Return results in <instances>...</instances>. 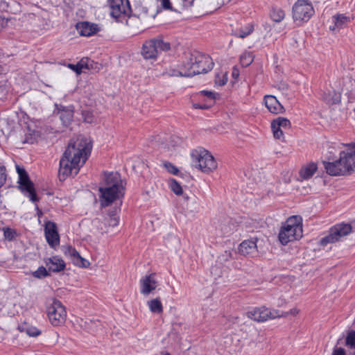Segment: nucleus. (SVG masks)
Wrapping results in <instances>:
<instances>
[{
  "label": "nucleus",
  "instance_id": "f257e3e1",
  "mask_svg": "<svg viewBox=\"0 0 355 355\" xmlns=\"http://www.w3.org/2000/svg\"><path fill=\"white\" fill-rule=\"evenodd\" d=\"M211 58L199 51H193L185 57L177 69L171 70L172 76L191 77L196 74L206 73L214 67Z\"/></svg>",
  "mask_w": 355,
  "mask_h": 355
},
{
  "label": "nucleus",
  "instance_id": "f03ea898",
  "mask_svg": "<svg viewBox=\"0 0 355 355\" xmlns=\"http://www.w3.org/2000/svg\"><path fill=\"white\" fill-rule=\"evenodd\" d=\"M105 187H100L101 205L107 207L124 194V186L118 172L104 173Z\"/></svg>",
  "mask_w": 355,
  "mask_h": 355
},
{
  "label": "nucleus",
  "instance_id": "7ed1b4c3",
  "mask_svg": "<svg viewBox=\"0 0 355 355\" xmlns=\"http://www.w3.org/2000/svg\"><path fill=\"white\" fill-rule=\"evenodd\" d=\"M302 219L300 216L289 217L279 233V240L283 245L300 239L302 236Z\"/></svg>",
  "mask_w": 355,
  "mask_h": 355
},
{
  "label": "nucleus",
  "instance_id": "20e7f679",
  "mask_svg": "<svg viewBox=\"0 0 355 355\" xmlns=\"http://www.w3.org/2000/svg\"><path fill=\"white\" fill-rule=\"evenodd\" d=\"M327 173L331 176L345 175L355 168V157H329L323 162Z\"/></svg>",
  "mask_w": 355,
  "mask_h": 355
},
{
  "label": "nucleus",
  "instance_id": "39448f33",
  "mask_svg": "<svg viewBox=\"0 0 355 355\" xmlns=\"http://www.w3.org/2000/svg\"><path fill=\"white\" fill-rule=\"evenodd\" d=\"M92 148V140L80 135L69 140L63 155H90Z\"/></svg>",
  "mask_w": 355,
  "mask_h": 355
},
{
  "label": "nucleus",
  "instance_id": "423d86ee",
  "mask_svg": "<svg viewBox=\"0 0 355 355\" xmlns=\"http://www.w3.org/2000/svg\"><path fill=\"white\" fill-rule=\"evenodd\" d=\"M314 13L313 6L308 0H297L292 8L293 21L298 26L307 22Z\"/></svg>",
  "mask_w": 355,
  "mask_h": 355
},
{
  "label": "nucleus",
  "instance_id": "0eeeda50",
  "mask_svg": "<svg viewBox=\"0 0 355 355\" xmlns=\"http://www.w3.org/2000/svg\"><path fill=\"white\" fill-rule=\"evenodd\" d=\"M171 45L162 37H155L146 41L142 46L141 55L146 60H156L159 51H167Z\"/></svg>",
  "mask_w": 355,
  "mask_h": 355
},
{
  "label": "nucleus",
  "instance_id": "6e6552de",
  "mask_svg": "<svg viewBox=\"0 0 355 355\" xmlns=\"http://www.w3.org/2000/svg\"><path fill=\"white\" fill-rule=\"evenodd\" d=\"M87 157H62L60 160V178L76 175L80 168L85 163Z\"/></svg>",
  "mask_w": 355,
  "mask_h": 355
},
{
  "label": "nucleus",
  "instance_id": "1a4fd4ad",
  "mask_svg": "<svg viewBox=\"0 0 355 355\" xmlns=\"http://www.w3.org/2000/svg\"><path fill=\"white\" fill-rule=\"evenodd\" d=\"M46 311L49 321L53 325L58 326L65 321L67 312L59 300L54 298L49 299L47 301Z\"/></svg>",
  "mask_w": 355,
  "mask_h": 355
},
{
  "label": "nucleus",
  "instance_id": "9d476101",
  "mask_svg": "<svg viewBox=\"0 0 355 355\" xmlns=\"http://www.w3.org/2000/svg\"><path fill=\"white\" fill-rule=\"evenodd\" d=\"M351 232L352 226L349 224L340 223L330 228L328 234L320 240V245L326 246L329 243L339 241Z\"/></svg>",
  "mask_w": 355,
  "mask_h": 355
},
{
  "label": "nucleus",
  "instance_id": "9b49d317",
  "mask_svg": "<svg viewBox=\"0 0 355 355\" xmlns=\"http://www.w3.org/2000/svg\"><path fill=\"white\" fill-rule=\"evenodd\" d=\"M19 175L18 183L19 189L24 196L28 197L33 202L38 201L33 183L31 181L26 171L24 168L17 166Z\"/></svg>",
  "mask_w": 355,
  "mask_h": 355
},
{
  "label": "nucleus",
  "instance_id": "f8f14e48",
  "mask_svg": "<svg viewBox=\"0 0 355 355\" xmlns=\"http://www.w3.org/2000/svg\"><path fill=\"white\" fill-rule=\"evenodd\" d=\"M111 16L117 21L129 15L131 12L128 0H108Z\"/></svg>",
  "mask_w": 355,
  "mask_h": 355
},
{
  "label": "nucleus",
  "instance_id": "ddd939ff",
  "mask_svg": "<svg viewBox=\"0 0 355 355\" xmlns=\"http://www.w3.org/2000/svg\"><path fill=\"white\" fill-rule=\"evenodd\" d=\"M288 313L284 315L280 314L278 311H270L263 306L260 308H254L247 313L248 317L257 322H264L269 319H274L281 316H286Z\"/></svg>",
  "mask_w": 355,
  "mask_h": 355
},
{
  "label": "nucleus",
  "instance_id": "4468645a",
  "mask_svg": "<svg viewBox=\"0 0 355 355\" xmlns=\"http://www.w3.org/2000/svg\"><path fill=\"white\" fill-rule=\"evenodd\" d=\"M191 164L204 173H209L217 167L214 157H192Z\"/></svg>",
  "mask_w": 355,
  "mask_h": 355
},
{
  "label": "nucleus",
  "instance_id": "2eb2a0df",
  "mask_svg": "<svg viewBox=\"0 0 355 355\" xmlns=\"http://www.w3.org/2000/svg\"><path fill=\"white\" fill-rule=\"evenodd\" d=\"M194 98L201 101L193 104V107L196 109H208L215 103L214 93L207 90L199 92Z\"/></svg>",
  "mask_w": 355,
  "mask_h": 355
},
{
  "label": "nucleus",
  "instance_id": "dca6fc26",
  "mask_svg": "<svg viewBox=\"0 0 355 355\" xmlns=\"http://www.w3.org/2000/svg\"><path fill=\"white\" fill-rule=\"evenodd\" d=\"M354 19L353 16L346 15L345 14L337 13L331 17V25L329 26V30L333 32L339 31L348 26Z\"/></svg>",
  "mask_w": 355,
  "mask_h": 355
},
{
  "label": "nucleus",
  "instance_id": "f3484780",
  "mask_svg": "<svg viewBox=\"0 0 355 355\" xmlns=\"http://www.w3.org/2000/svg\"><path fill=\"white\" fill-rule=\"evenodd\" d=\"M45 237L49 245L52 248H55L59 245L60 236L57 231L55 223L51 221H47L44 227Z\"/></svg>",
  "mask_w": 355,
  "mask_h": 355
},
{
  "label": "nucleus",
  "instance_id": "a211bd4d",
  "mask_svg": "<svg viewBox=\"0 0 355 355\" xmlns=\"http://www.w3.org/2000/svg\"><path fill=\"white\" fill-rule=\"evenodd\" d=\"M140 293L144 295H148L157 286V282L154 273L143 277L140 281Z\"/></svg>",
  "mask_w": 355,
  "mask_h": 355
},
{
  "label": "nucleus",
  "instance_id": "6ab92c4d",
  "mask_svg": "<svg viewBox=\"0 0 355 355\" xmlns=\"http://www.w3.org/2000/svg\"><path fill=\"white\" fill-rule=\"evenodd\" d=\"M263 103L268 110L273 114H282L285 110L283 105L273 95H266L263 98Z\"/></svg>",
  "mask_w": 355,
  "mask_h": 355
},
{
  "label": "nucleus",
  "instance_id": "aec40b11",
  "mask_svg": "<svg viewBox=\"0 0 355 355\" xmlns=\"http://www.w3.org/2000/svg\"><path fill=\"white\" fill-rule=\"evenodd\" d=\"M64 253L66 256L71 258L72 262L75 265L79 267L87 268L89 266V262L87 259L83 258L78 251L71 246L65 248Z\"/></svg>",
  "mask_w": 355,
  "mask_h": 355
},
{
  "label": "nucleus",
  "instance_id": "412c9836",
  "mask_svg": "<svg viewBox=\"0 0 355 355\" xmlns=\"http://www.w3.org/2000/svg\"><path fill=\"white\" fill-rule=\"evenodd\" d=\"M239 252L243 255L254 256L257 254V239L243 241L239 247Z\"/></svg>",
  "mask_w": 355,
  "mask_h": 355
},
{
  "label": "nucleus",
  "instance_id": "4be33fe9",
  "mask_svg": "<svg viewBox=\"0 0 355 355\" xmlns=\"http://www.w3.org/2000/svg\"><path fill=\"white\" fill-rule=\"evenodd\" d=\"M78 33L81 36L89 37L98 31L97 25L88 21L79 22L76 26Z\"/></svg>",
  "mask_w": 355,
  "mask_h": 355
},
{
  "label": "nucleus",
  "instance_id": "5701e85b",
  "mask_svg": "<svg viewBox=\"0 0 355 355\" xmlns=\"http://www.w3.org/2000/svg\"><path fill=\"white\" fill-rule=\"evenodd\" d=\"M45 263L49 270L54 272L64 270L66 266L64 260L58 256L47 258L45 260Z\"/></svg>",
  "mask_w": 355,
  "mask_h": 355
},
{
  "label": "nucleus",
  "instance_id": "b1692460",
  "mask_svg": "<svg viewBox=\"0 0 355 355\" xmlns=\"http://www.w3.org/2000/svg\"><path fill=\"white\" fill-rule=\"evenodd\" d=\"M236 229V226L230 220L221 222L216 227V234L220 236H227L232 234Z\"/></svg>",
  "mask_w": 355,
  "mask_h": 355
},
{
  "label": "nucleus",
  "instance_id": "393cba45",
  "mask_svg": "<svg viewBox=\"0 0 355 355\" xmlns=\"http://www.w3.org/2000/svg\"><path fill=\"white\" fill-rule=\"evenodd\" d=\"M318 170V166L314 162L304 165L300 171V176L303 180L311 178Z\"/></svg>",
  "mask_w": 355,
  "mask_h": 355
},
{
  "label": "nucleus",
  "instance_id": "a878e982",
  "mask_svg": "<svg viewBox=\"0 0 355 355\" xmlns=\"http://www.w3.org/2000/svg\"><path fill=\"white\" fill-rule=\"evenodd\" d=\"M183 143V139L176 135H172L170 137L168 141H166L162 144V148L172 150L175 149L176 147L180 146Z\"/></svg>",
  "mask_w": 355,
  "mask_h": 355
},
{
  "label": "nucleus",
  "instance_id": "bb28decb",
  "mask_svg": "<svg viewBox=\"0 0 355 355\" xmlns=\"http://www.w3.org/2000/svg\"><path fill=\"white\" fill-rule=\"evenodd\" d=\"M254 29V26L252 23L248 24L245 26L236 29L233 32V35L239 38H245L250 35Z\"/></svg>",
  "mask_w": 355,
  "mask_h": 355
},
{
  "label": "nucleus",
  "instance_id": "cd10ccee",
  "mask_svg": "<svg viewBox=\"0 0 355 355\" xmlns=\"http://www.w3.org/2000/svg\"><path fill=\"white\" fill-rule=\"evenodd\" d=\"M337 148L340 150L339 155H355V142L350 144L340 143L337 145Z\"/></svg>",
  "mask_w": 355,
  "mask_h": 355
},
{
  "label": "nucleus",
  "instance_id": "c85d7f7f",
  "mask_svg": "<svg viewBox=\"0 0 355 355\" xmlns=\"http://www.w3.org/2000/svg\"><path fill=\"white\" fill-rule=\"evenodd\" d=\"M322 101L329 105L338 104L340 102L341 95L340 93L333 91V92L324 93L322 98Z\"/></svg>",
  "mask_w": 355,
  "mask_h": 355
},
{
  "label": "nucleus",
  "instance_id": "c756f323",
  "mask_svg": "<svg viewBox=\"0 0 355 355\" xmlns=\"http://www.w3.org/2000/svg\"><path fill=\"white\" fill-rule=\"evenodd\" d=\"M40 137V133L39 131L35 130H31L30 127L27 128V131L25 133V138L24 143L34 144L37 142L38 139Z\"/></svg>",
  "mask_w": 355,
  "mask_h": 355
},
{
  "label": "nucleus",
  "instance_id": "7c9ffc66",
  "mask_svg": "<svg viewBox=\"0 0 355 355\" xmlns=\"http://www.w3.org/2000/svg\"><path fill=\"white\" fill-rule=\"evenodd\" d=\"M291 126V121L285 117L279 116L271 122V128L277 127L283 129H289Z\"/></svg>",
  "mask_w": 355,
  "mask_h": 355
},
{
  "label": "nucleus",
  "instance_id": "2f4dec72",
  "mask_svg": "<svg viewBox=\"0 0 355 355\" xmlns=\"http://www.w3.org/2000/svg\"><path fill=\"white\" fill-rule=\"evenodd\" d=\"M150 311L153 313H162L163 306L159 298H155L147 302Z\"/></svg>",
  "mask_w": 355,
  "mask_h": 355
},
{
  "label": "nucleus",
  "instance_id": "473e14b6",
  "mask_svg": "<svg viewBox=\"0 0 355 355\" xmlns=\"http://www.w3.org/2000/svg\"><path fill=\"white\" fill-rule=\"evenodd\" d=\"M73 112L69 109H62L60 112V119L65 126H68L73 120Z\"/></svg>",
  "mask_w": 355,
  "mask_h": 355
},
{
  "label": "nucleus",
  "instance_id": "72a5a7b5",
  "mask_svg": "<svg viewBox=\"0 0 355 355\" xmlns=\"http://www.w3.org/2000/svg\"><path fill=\"white\" fill-rule=\"evenodd\" d=\"M254 59L253 52L245 51L240 56V63L243 67L250 66Z\"/></svg>",
  "mask_w": 355,
  "mask_h": 355
},
{
  "label": "nucleus",
  "instance_id": "f704fd0d",
  "mask_svg": "<svg viewBox=\"0 0 355 355\" xmlns=\"http://www.w3.org/2000/svg\"><path fill=\"white\" fill-rule=\"evenodd\" d=\"M270 17L274 22L279 23L285 18V12L281 8H272L270 12Z\"/></svg>",
  "mask_w": 355,
  "mask_h": 355
},
{
  "label": "nucleus",
  "instance_id": "c9c22d12",
  "mask_svg": "<svg viewBox=\"0 0 355 355\" xmlns=\"http://www.w3.org/2000/svg\"><path fill=\"white\" fill-rule=\"evenodd\" d=\"M89 60L86 59L84 60L82 59L80 62H78L76 64H69V67L73 70L77 74H80L84 69H89Z\"/></svg>",
  "mask_w": 355,
  "mask_h": 355
},
{
  "label": "nucleus",
  "instance_id": "e433bc0d",
  "mask_svg": "<svg viewBox=\"0 0 355 355\" xmlns=\"http://www.w3.org/2000/svg\"><path fill=\"white\" fill-rule=\"evenodd\" d=\"M168 186L171 190L176 195L180 196L182 194V188L175 179H170L168 180Z\"/></svg>",
  "mask_w": 355,
  "mask_h": 355
},
{
  "label": "nucleus",
  "instance_id": "4c0bfd02",
  "mask_svg": "<svg viewBox=\"0 0 355 355\" xmlns=\"http://www.w3.org/2000/svg\"><path fill=\"white\" fill-rule=\"evenodd\" d=\"M85 325L87 328L88 331L91 332L97 331L98 328L102 326L101 323L98 320L93 321L89 320V321H85Z\"/></svg>",
  "mask_w": 355,
  "mask_h": 355
},
{
  "label": "nucleus",
  "instance_id": "58836bf2",
  "mask_svg": "<svg viewBox=\"0 0 355 355\" xmlns=\"http://www.w3.org/2000/svg\"><path fill=\"white\" fill-rule=\"evenodd\" d=\"M82 116L84 122L87 123H92L94 122V115L93 112L90 110H83L82 112Z\"/></svg>",
  "mask_w": 355,
  "mask_h": 355
},
{
  "label": "nucleus",
  "instance_id": "ea45409f",
  "mask_svg": "<svg viewBox=\"0 0 355 355\" xmlns=\"http://www.w3.org/2000/svg\"><path fill=\"white\" fill-rule=\"evenodd\" d=\"M33 275L36 278L41 279L47 277L49 275V272L46 268L40 266L33 272Z\"/></svg>",
  "mask_w": 355,
  "mask_h": 355
},
{
  "label": "nucleus",
  "instance_id": "a19ab883",
  "mask_svg": "<svg viewBox=\"0 0 355 355\" xmlns=\"http://www.w3.org/2000/svg\"><path fill=\"white\" fill-rule=\"evenodd\" d=\"M163 166L167 170V171L173 175H178L179 170L173 164L165 162L163 163Z\"/></svg>",
  "mask_w": 355,
  "mask_h": 355
},
{
  "label": "nucleus",
  "instance_id": "79ce46f5",
  "mask_svg": "<svg viewBox=\"0 0 355 355\" xmlns=\"http://www.w3.org/2000/svg\"><path fill=\"white\" fill-rule=\"evenodd\" d=\"M190 155L194 156V155H210V153L207 150H206L205 148H204L201 146H198L196 148H194L191 151Z\"/></svg>",
  "mask_w": 355,
  "mask_h": 355
},
{
  "label": "nucleus",
  "instance_id": "37998d69",
  "mask_svg": "<svg viewBox=\"0 0 355 355\" xmlns=\"http://www.w3.org/2000/svg\"><path fill=\"white\" fill-rule=\"evenodd\" d=\"M346 343L352 348H355V331L349 333L346 338Z\"/></svg>",
  "mask_w": 355,
  "mask_h": 355
},
{
  "label": "nucleus",
  "instance_id": "c03bdc74",
  "mask_svg": "<svg viewBox=\"0 0 355 355\" xmlns=\"http://www.w3.org/2000/svg\"><path fill=\"white\" fill-rule=\"evenodd\" d=\"M273 136L275 139L283 140L284 139V132L282 128L275 127V128H271Z\"/></svg>",
  "mask_w": 355,
  "mask_h": 355
},
{
  "label": "nucleus",
  "instance_id": "a18cd8bd",
  "mask_svg": "<svg viewBox=\"0 0 355 355\" xmlns=\"http://www.w3.org/2000/svg\"><path fill=\"white\" fill-rule=\"evenodd\" d=\"M26 333L30 336H37L40 331L36 327H28L26 328Z\"/></svg>",
  "mask_w": 355,
  "mask_h": 355
},
{
  "label": "nucleus",
  "instance_id": "49530a36",
  "mask_svg": "<svg viewBox=\"0 0 355 355\" xmlns=\"http://www.w3.org/2000/svg\"><path fill=\"white\" fill-rule=\"evenodd\" d=\"M6 179L5 168L0 166V187L4 184Z\"/></svg>",
  "mask_w": 355,
  "mask_h": 355
},
{
  "label": "nucleus",
  "instance_id": "de8ad7c7",
  "mask_svg": "<svg viewBox=\"0 0 355 355\" xmlns=\"http://www.w3.org/2000/svg\"><path fill=\"white\" fill-rule=\"evenodd\" d=\"M159 1L161 2V5L164 9L169 10H173L170 0H159Z\"/></svg>",
  "mask_w": 355,
  "mask_h": 355
},
{
  "label": "nucleus",
  "instance_id": "09e8293b",
  "mask_svg": "<svg viewBox=\"0 0 355 355\" xmlns=\"http://www.w3.org/2000/svg\"><path fill=\"white\" fill-rule=\"evenodd\" d=\"M3 234H4L5 237L10 240L12 239L14 236V233H13L12 230L9 228L4 229Z\"/></svg>",
  "mask_w": 355,
  "mask_h": 355
},
{
  "label": "nucleus",
  "instance_id": "8fccbe9b",
  "mask_svg": "<svg viewBox=\"0 0 355 355\" xmlns=\"http://www.w3.org/2000/svg\"><path fill=\"white\" fill-rule=\"evenodd\" d=\"M232 257V253L230 251H225L223 255H221L219 259L220 261H228Z\"/></svg>",
  "mask_w": 355,
  "mask_h": 355
},
{
  "label": "nucleus",
  "instance_id": "3c124183",
  "mask_svg": "<svg viewBox=\"0 0 355 355\" xmlns=\"http://www.w3.org/2000/svg\"><path fill=\"white\" fill-rule=\"evenodd\" d=\"M109 225L114 227L118 225L119 223V218L116 216L111 217L109 220Z\"/></svg>",
  "mask_w": 355,
  "mask_h": 355
},
{
  "label": "nucleus",
  "instance_id": "603ef678",
  "mask_svg": "<svg viewBox=\"0 0 355 355\" xmlns=\"http://www.w3.org/2000/svg\"><path fill=\"white\" fill-rule=\"evenodd\" d=\"M232 76L234 79H236L239 76V69L236 67H234L232 69Z\"/></svg>",
  "mask_w": 355,
  "mask_h": 355
},
{
  "label": "nucleus",
  "instance_id": "864d4df0",
  "mask_svg": "<svg viewBox=\"0 0 355 355\" xmlns=\"http://www.w3.org/2000/svg\"><path fill=\"white\" fill-rule=\"evenodd\" d=\"M333 355H345V352L343 349L339 347L334 351Z\"/></svg>",
  "mask_w": 355,
  "mask_h": 355
},
{
  "label": "nucleus",
  "instance_id": "5fc2aeb1",
  "mask_svg": "<svg viewBox=\"0 0 355 355\" xmlns=\"http://www.w3.org/2000/svg\"><path fill=\"white\" fill-rule=\"evenodd\" d=\"M227 81V76H223V79L221 80H218L216 79V84H217V85H218L220 86H223V85L226 84Z\"/></svg>",
  "mask_w": 355,
  "mask_h": 355
},
{
  "label": "nucleus",
  "instance_id": "6e6d98bb",
  "mask_svg": "<svg viewBox=\"0 0 355 355\" xmlns=\"http://www.w3.org/2000/svg\"><path fill=\"white\" fill-rule=\"evenodd\" d=\"M328 146V149H329V153L330 155H334L336 153H337V151L336 150V146H330L329 144H327Z\"/></svg>",
  "mask_w": 355,
  "mask_h": 355
},
{
  "label": "nucleus",
  "instance_id": "4d7b16f0",
  "mask_svg": "<svg viewBox=\"0 0 355 355\" xmlns=\"http://www.w3.org/2000/svg\"><path fill=\"white\" fill-rule=\"evenodd\" d=\"M289 313L291 315H295L299 313V310L297 308H293V309H291Z\"/></svg>",
  "mask_w": 355,
  "mask_h": 355
},
{
  "label": "nucleus",
  "instance_id": "13d9d810",
  "mask_svg": "<svg viewBox=\"0 0 355 355\" xmlns=\"http://www.w3.org/2000/svg\"><path fill=\"white\" fill-rule=\"evenodd\" d=\"M1 71H2V68H1V67L0 66V74L1 73Z\"/></svg>",
  "mask_w": 355,
  "mask_h": 355
},
{
  "label": "nucleus",
  "instance_id": "bf43d9fd",
  "mask_svg": "<svg viewBox=\"0 0 355 355\" xmlns=\"http://www.w3.org/2000/svg\"><path fill=\"white\" fill-rule=\"evenodd\" d=\"M165 355H170L168 353H166Z\"/></svg>",
  "mask_w": 355,
  "mask_h": 355
},
{
  "label": "nucleus",
  "instance_id": "052dcab7",
  "mask_svg": "<svg viewBox=\"0 0 355 355\" xmlns=\"http://www.w3.org/2000/svg\"><path fill=\"white\" fill-rule=\"evenodd\" d=\"M354 355H355V353H354Z\"/></svg>",
  "mask_w": 355,
  "mask_h": 355
}]
</instances>
